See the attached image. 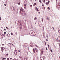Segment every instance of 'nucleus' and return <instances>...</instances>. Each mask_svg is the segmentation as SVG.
<instances>
[{"label":"nucleus","instance_id":"nucleus-25","mask_svg":"<svg viewBox=\"0 0 60 60\" xmlns=\"http://www.w3.org/2000/svg\"><path fill=\"white\" fill-rule=\"evenodd\" d=\"M44 3H45V0H44V2H43Z\"/></svg>","mask_w":60,"mask_h":60},{"label":"nucleus","instance_id":"nucleus-13","mask_svg":"<svg viewBox=\"0 0 60 60\" xmlns=\"http://www.w3.org/2000/svg\"><path fill=\"white\" fill-rule=\"evenodd\" d=\"M36 52H37H37H38V50H37V49H36Z\"/></svg>","mask_w":60,"mask_h":60},{"label":"nucleus","instance_id":"nucleus-9","mask_svg":"<svg viewBox=\"0 0 60 60\" xmlns=\"http://www.w3.org/2000/svg\"><path fill=\"white\" fill-rule=\"evenodd\" d=\"M5 56H8V54H6V55H5Z\"/></svg>","mask_w":60,"mask_h":60},{"label":"nucleus","instance_id":"nucleus-51","mask_svg":"<svg viewBox=\"0 0 60 60\" xmlns=\"http://www.w3.org/2000/svg\"><path fill=\"white\" fill-rule=\"evenodd\" d=\"M8 0H7V1H6V2H7V1H8Z\"/></svg>","mask_w":60,"mask_h":60},{"label":"nucleus","instance_id":"nucleus-2","mask_svg":"<svg viewBox=\"0 0 60 60\" xmlns=\"http://www.w3.org/2000/svg\"><path fill=\"white\" fill-rule=\"evenodd\" d=\"M40 60H45V56H42L40 58Z\"/></svg>","mask_w":60,"mask_h":60},{"label":"nucleus","instance_id":"nucleus-23","mask_svg":"<svg viewBox=\"0 0 60 60\" xmlns=\"http://www.w3.org/2000/svg\"><path fill=\"white\" fill-rule=\"evenodd\" d=\"M1 49H4V48L3 47H1Z\"/></svg>","mask_w":60,"mask_h":60},{"label":"nucleus","instance_id":"nucleus-21","mask_svg":"<svg viewBox=\"0 0 60 60\" xmlns=\"http://www.w3.org/2000/svg\"><path fill=\"white\" fill-rule=\"evenodd\" d=\"M10 60V59H9V58H8L7 59V60Z\"/></svg>","mask_w":60,"mask_h":60},{"label":"nucleus","instance_id":"nucleus-55","mask_svg":"<svg viewBox=\"0 0 60 60\" xmlns=\"http://www.w3.org/2000/svg\"><path fill=\"white\" fill-rule=\"evenodd\" d=\"M10 49H11V47H10Z\"/></svg>","mask_w":60,"mask_h":60},{"label":"nucleus","instance_id":"nucleus-8","mask_svg":"<svg viewBox=\"0 0 60 60\" xmlns=\"http://www.w3.org/2000/svg\"><path fill=\"white\" fill-rule=\"evenodd\" d=\"M8 46H9V47H10V43H9L8 44Z\"/></svg>","mask_w":60,"mask_h":60},{"label":"nucleus","instance_id":"nucleus-60","mask_svg":"<svg viewBox=\"0 0 60 60\" xmlns=\"http://www.w3.org/2000/svg\"><path fill=\"white\" fill-rule=\"evenodd\" d=\"M48 48H49V45H48Z\"/></svg>","mask_w":60,"mask_h":60},{"label":"nucleus","instance_id":"nucleus-19","mask_svg":"<svg viewBox=\"0 0 60 60\" xmlns=\"http://www.w3.org/2000/svg\"><path fill=\"white\" fill-rule=\"evenodd\" d=\"M24 6H26V4H24Z\"/></svg>","mask_w":60,"mask_h":60},{"label":"nucleus","instance_id":"nucleus-58","mask_svg":"<svg viewBox=\"0 0 60 60\" xmlns=\"http://www.w3.org/2000/svg\"><path fill=\"white\" fill-rule=\"evenodd\" d=\"M36 9H38V8H37V7H36Z\"/></svg>","mask_w":60,"mask_h":60},{"label":"nucleus","instance_id":"nucleus-40","mask_svg":"<svg viewBox=\"0 0 60 60\" xmlns=\"http://www.w3.org/2000/svg\"><path fill=\"white\" fill-rule=\"evenodd\" d=\"M46 19H47V20H48V17H47L46 18Z\"/></svg>","mask_w":60,"mask_h":60},{"label":"nucleus","instance_id":"nucleus-27","mask_svg":"<svg viewBox=\"0 0 60 60\" xmlns=\"http://www.w3.org/2000/svg\"><path fill=\"white\" fill-rule=\"evenodd\" d=\"M42 22H43V19H42Z\"/></svg>","mask_w":60,"mask_h":60},{"label":"nucleus","instance_id":"nucleus-33","mask_svg":"<svg viewBox=\"0 0 60 60\" xmlns=\"http://www.w3.org/2000/svg\"><path fill=\"white\" fill-rule=\"evenodd\" d=\"M35 45L36 46V47H38V46H37V45Z\"/></svg>","mask_w":60,"mask_h":60},{"label":"nucleus","instance_id":"nucleus-36","mask_svg":"<svg viewBox=\"0 0 60 60\" xmlns=\"http://www.w3.org/2000/svg\"><path fill=\"white\" fill-rule=\"evenodd\" d=\"M2 35H3V36H4V35H5V34H2Z\"/></svg>","mask_w":60,"mask_h":60},{"label":"nucleus","instance_id":"nucleus-3","mask_svg":"<svg viewBox=\"0 0 60 60\" xmlns=\"http://www.w3.org/2000/svg\"><path fill=\"white\" fill-rule=\"evenodd\" d=\"M20 13L22 12H23V11H25V10H24L23 9L22 7H21V9H20Z\"/></svg>","mask_w":60,"mask_h":60},{"label":"nucleus","instance_id":"nucleus-20","mask_svg":"<svg viewBox=\"0 0 60 60\" xmlns=\"http://www.w3.org/2000/svg\"><path fill=\"white\" fill-rule=\"evenodd\" d=\"M47 8L49 10H50V8H49V7H48Z\"/></svg>","mask_w":60,"mask_h":60},{"label":"nucleus","instance_id":"nucleus-43","mask_svg":"<svg viewBox=\"0 0 60 60\" xmlns=\"http://www.w3.org/2000/svg\"><path fill=\"white\" fill-rule=\"evenodd\" d=\"M30 7H32V5H30Z\"/></svg>","mask_w":60,"mask_h":60},{"label":"nucleus","instance_id":"nucleus-46","mask_svg":"<svg viewBox=\"0 0 60 60\" xmlns=\"http://www.w3.org/2000/svg\"><path fill=\"white\" fill-rule=\"evenodd\" d=\"M52 28H53V29H54V27H52Z\"/></svg>","mask_w":60,"mask_h":60},{"label":"nucleus","instance_id":"nucleus-61","mask_svg":"<svg viewBox=\"0 0 60 60\" xmlns=\"http://www.w3.org/2000/svg\"><path fill=\"white\" fill-rule=\"evenodd\" d=\"M1 28H3L2 27H1Z\"/></svg>","mask_w":60,"mask_h":60},{"label":"nucleus","instance_id":"nucleus-6","mask_svg":"<svg viewBox=\"0 0 60 60\" xmlns=\"http://www.w3.org/2000/svg\"><path fill=\"white\" fill-rule=\"evenodd\" d=\"M30 46H31V47H34V45H32L31 44H30Z\"/></svg>","mask_w":60,"mask_h":60},{"label":"nucleus","instance_id":"nucleus-17","mask_svg":"<svg viewBox=\"0 0 60 60\" xmlns=\"http://www.w3.org/2000/svg\"><path fill=\"white\" fill-rule=\"evenodd\" d=\"M39 2H40L41 3V0H39Z\"/></svg>","mask_w":60,"mask_h":60},{"label":"nucleus","instance_id":"nucleus-62","mask_svg":"<svg viewBox=\"0 0 60 60\" xmlns=\"http://www.w3.org/2000/svg\"><path fill=\"white\" fill-rule=\"evenodd\" d=\"M34 6H35V5H34Z\"/></svg>","mask_w":60,"mask_h":60},{"label":"nucleus","instance_id":"nucleus-11","mask_svg":"<svg viewBox=\"0 0 60 60\" xmlns=\"http://www.w3.org/2000/svg\"><path fill=\"white\" fill-rule=\"evenodd\" d=\"M6 60V58H3L2 59V60Z\"/></svg>","mask_w":60,"mask_h":60},{"label":"nucleus","instance_id":"nucleus-64","mask_svg":"<svg viewBox=\"0 0 60 60\" xmlns=\"http://www.w3.org/2000/svg\"><path fill=\"white\" fill-rule=\"evenodd\" d=\"M27 60V59H26V60Z\"/></svg>","mask_w":60,"mask_h":60},{"label":"nucleus","instance_id":"nucleus-32","mask_svg":"<svg viewBox=\"0 0 60 60\" xmlns=\"http://www.w3.org/2000/svg\"><path fill=\"white\" fill-rule=\"evenodd\" d=\"M41 55L43 54V52H42L41 53Z\"/></svg>","mask_w":60,"mask_h":60},{"label":"nucleus","instance_id":"nucleus-49","mask_svg":"<svg viewBox=\"0 0 60 60\" xmlns=\"http://www.w3.org/2000/svg\"><path fill=\"white\" fill-rule=\"evenodd\" d=\"M58 38H60V37H58Z\"/></svg>","mask_w":60,"mask_h":60},{"label":"nucleus","instance_id":"nucleus-31","mask_svg":"<svg viewBox=\"0 0 60 60\" xmlns=\"http://www.w3.org/2000/svg\"><path fill=\"white\" fill-rule=\"evenodd\" d=\"M19 5H20V2H19L18 3Z\"/></svg>","mask_w":60,"mask_h":60},{"label":"nucleus","instance_id":"nucleus-7","mask_svg":"<svg viewBox=\"0 0 60 60\" xmlns=\"http://www.w3.org/2000/svg\"><path fill=\"white\" fill-rule=\"evenodd\" d=\"M37 11H39V9L38 8L37 9H36Z\"/></svg>","mask_w":60,"mask_h":60},{"label":"nucleus","instance_id":"nucleus-59","mask_svg":"<svg viewBox=\"0 0 60 60\" xmlns=\"http://www.w3.org/2000/svg\"><path fill=\"white\" fill-rule=\"evenodd\" d=\"M10 44V45H11V43Z\"/></svg>","mask_w":60,"mask_h":60},{"label":"nucleus","instance_id":"nucleus-41","mask_svg":"<svg viewBox=\"0 0 60 60\" xmlns=\"http://www.w3.org/2000/svg\"><path fill=\"white\" fill-rule=\"evenodd\" d=\"M43 30L44 29V26H43Z\"/></svg>","mask_w":60,"mask_h":60},{"label":"nucleus","instance_id":"nucleus-5","mask_svg":"<svg viewBox=\"0 0 60 60\" xmlns=\"http://www.w3.org/2000/svg\"><path fill=\"white\" fill-rule=\"evenodd\" d=\"M58 32H59V33H60V28H59L58 29Z\"/></svg>","mask_w":60,"mask_h":60},{"label":"nucleus","instance_id":"nucleus-47","mask_svg":"<svg viewBox=\"0 0 60 60\" xmlns=\"http://www.w3.org/2000/svg\"><path fill=\"white\" fill-rule=\"evenodd\" d=\"M2 46H4V44H2Z\"/></svg>","mask_w":60,"mask_h":60},{"label":"nucleus","instance_id":"nucleus-42","mask_svg":"<svg viewBox=\"0 0 60 60\" xmlns=\"http://www.w3.org/2000/svg\"><path fill=\"white\" fill-rule=\"evenodd\" d=\"M4 5L5 6H6V4H4Z\"/></svg>","mask_w":60,"mask_h":60},{"label":"nucleus","instance_id":"nucleus-48","mask_svg":"<svg viewBox=\"0 0 60 60\" xmlns=\"http://www.w3.org/2000/svg\"><path fill=\"white\" fill-rule=\"evenodd\" d=\"M18 52H20V50H19L18 51Z\"/></svg>","mask_w":60,"mask_h":60},{"label":"nucleus","instance_id":"nucleus-1","mask_svg":"<svg viewBox=\"0 0 60 60\" xmlns=\"http://www.w3.org/2000/svg\"><path fill=\"white\" fill-rule=\"evenodd\" d=\"M23 11L21 12V13H20L21 14V15H23L24 16H26V14L25 13V11Z\"/></svg>","mask_w":60,"mask_h":60},{"label":"nucleus","instance_id":"nucleus-12","mask_svg":"<svg viewBox=\"0 0 60 60\" xmlns=\"http://www.w3.org/2000/svg\"><path fill=\"white\" fill-rule=\"evenodd\" d=\"M5 50V51H7V48H5L4 49Z\"/></svg>","mask_w":60,"mask_h":60},{"label":"nucleus","instance_id":"nucleus-53","mask_svg":"<svg viewBox=\"0 0 60 60\" xmlns=\"http://www.w3.org/2000/svg\"><path fill=\"white\" fill-rule=\"evenodd\" d=\"M11 59H12V58H10V60H11Z\"/></svg>","mask_w":60,"mask_h":60},{"label":"nucleus","instance_id":"nucleus-24","mask_svg":"<svg viewBox=\"0 0 60 60\" xmlns=\"http://www.w3.org/2000/svg\"><path fill=\"white\" fill-rule=\"evenodd\" d=\"M50 51L51 52H53V51H52V49H51Z\"/></svg>","mask_w":60,"mask_h":60},{"label":"nucleus","instance_id":"nucleus-50","mask_svg":"<svg viewBox=\"0 0 60 60\" xmlns=\"http://www.w3.org/2000/svg\"><path fill=\"white\" fill-rule=\"evenodd\" d=\"M15 34H16V35H17V33H15Z\"/></svg>","mask_w":60,"mask_h":60},{"label":"nucleus","instance_id":"nucleus-44","mask_svg":"<svg viewBox=\"0 0 60 60\" xmlns=\"http://www.w3.org/2000/svg\"><path fill=\"white\" fill-rule=\"evenodd\" d=\"M46 50H47V51H48V49H47V48L46 47Z\"/></svg>","mask_w":60,"mask_h":60},{"label":"nucleus","instance_id":"nucleus-34","mask_svg":"<svg viewBox=\"0 0 60 60\" xmlns=\"http://www.w3.org/2000/svg\"><path fill=\"white\" fill-rule=\"evenodd\" d=\"M12 44L13 47H14V45L13 44Z\"/></svg>","mask_w":60,"mask_h":60},{"label":"nucleus","instance_id":"nucleus-26","mask_svg":"<svg viewBox=\"0 0 60 60\" xmlns=\"http://www.w3.org/2000/svg\"><path fill=\"white\" fill-rule=\"evenodd\" d=\"M34 5H36V3H34Z\"/></svg>","mask_w":60,"mask_h":60},{"label":"nucleus","instance_id":"nucleus-38","mask_svg":"<svg viewBox=\"0 0 60 60\" xmlns=\"http://www.w3.org/2000/svg\"><path fill=\"white\" fill-rule=\"evenodd\" d=\"M45 46H46V43L45 42Z\"/></svg>","mask_w":60,"mask_h":60},{"label":"nucleus","instance_id":"nucleus-29","mask_svg":"<svg viewBox=\"0 0 60 60\" xmlns=\"http://www.w3.org/2000/svg\"><path fill=\"white\" fill-rule=\"evenodd\" d=\"M47 4H49V3H48V2H47ZM46 4H47V3H46Z\"/></svg>","mask_w":60,"mask_h":60},{"label":"nucleus","instance_id":"nucleus-52","mask_svg":"<svg viewBox=\"0 0 60 60\" xmlns=\"http://www.w3.org/2000/svg\"><path fill=\"white\" fill-rule=\"evenodd\" d=\"M16 48L15 49V51H16H16H17V50H16Z\"/></svg>","mask_w":60,"mask_h":60},{"label":"nucleus","instance_id":"nucleus-30","mask_svg":"<svg viewBox=\"0 0 60 60\" xmlns=\"http://www.w3.org/2000/svg\"><path fill=\"white\" fill-rule=\"evenodd\" d=\"M24 8L25 9H26V6H24Z\"/></svg>","mask_w":60,"mask_h":60},{"label":"nucleus","instance_id":"nucleus-16","mask_svg":"<svg viewBox=\"0 0 60 60\" xmlns=\"http://www.w3.org/2000/svg\"><path fill=\"white\" fill-rule=\"evenodd\" d=\"M4 50V49H1V50L2 52H3V50Z\"/></svg>","mask_w":60,"mask_h":60},{"label":"nucleus","instance_id":"nucleus-39","mask_svg":"<svg viewBox=\"0 0 60 60\" xmlns=\"http://www.w3.org/2000/svg\"><path fill=\"white\" fill-rule=\"evenodd\" d=\"M0 20H2V19H1V17H0Z\"/></svg>","mask_w":60,"mask_h":60},{"label":"nucleus","instance_id":"nucleus-28","mask_svg":"<svg viewBox=\"0 0 60 60\" xmlns=\"http://www.w3.org/2000/svg\"><path fill=\"white\" fill-rule=\"evenodd\" d=\"M11 35H13V33H11Z\"/></svg>","mask_w":60,"mask_h":60},{"label":"nucleus","instance_id":"nucleus-15","mask_svg":"<svg viewBox=\"0 0 60 60\" xmlns=\"http://www.w3.org/2000/svg\"><path fill=\"white\" fill-rule=\"evenodd\" d=\"M37 19V18H36V17H35V18H34V20H36Z\"/></svg>","mask_w":60,"mask_h":60},{"label":"nucleus","instance_id":"nucleus-37","mask_svg":"<svg viewBox=\"0 0 60 60\" xmlns=\"http://www.w3.org/2000/svg\"><path fill=\"white\" fill-rule=\"evenodd\" d=\"M26 58H25L24 59V60H26Z\"/></svg>","mask_w":60,"mask_h":60},{"label":"nucleus","instance_id":"nucleus-10","mask_svg":"<svg viewBox=\"0 0 60 60\" xmlns=\"http://www.w3.org/2000/svg\"><path fill=\"white\" fill-rule=\"evenodd\" d=\"M33 51L34 52V53H35V50H34V49H33Z\"/></svg>","mask_w":60,"mask_h":60},{"label":"nucleus","instance_id":"nucleus-35","mask_svg":"<svg viewBox=\"0 0 60 60\" xmlns=\"http://www.w3.org/2000/svg\"><path fill=\"white\" fill-rule=\"evenodd\" d=\"M4 34H6V32H4Z\"/></svg>","mask_w":60,"mask_h":60},{"label":"nucleus","instance_id":"nucleus-63","mask_svg":"<svg viewBox=\"0 0 60 60\" xmlns=\"http://www.w3.org/2000/svg\"><path fill=\"white\" fill-rule=\"evenodd\" d=\"M44 8H45V7Z\"/></svg>","mask_w":60,"mask_h":60},{"label":"nucleus","instance_id":"nucleus-22","mask_svg":"<svg viewBox=\"0 0 60 60\" xmlns=\"http://www.w3.org/2000/svg\"><path fill=\"white\" fill-rule=\"evenodd\" d=\"M19 58H21V56H19Z\"/></svg>","mask_w":60,"mask_h":60},{"label":"nucleus","instance_id":"nucleus-56","mask_svg":"<svg viewBox=\"0 0 60 60\" xmlns=\"http://www.w3.org/2000/svg\"><path fill=\"white\" fill-rule=\"evenodd\" d=\"M53 29V31H54V30H55V29H54H54Z\"/></svg>","mask_w":60,"mask_h":60},{"label":"nucleus","instance_id":"nucleus-45","mask_svg":"<svg viewBox=\"0 0 60 60\" xmlns=\"http://www.w3.org/2000/svg\"><path fill=\"white\" fill-rule=\"evenodd\" d=\"M48 41V39H46V41Z\"/></svg>","mask_w":60,"mask_h":60},{"label":"nucleus","instance_id":"nucleus-18","mask_svg":"<svg viewBox=\"0 0 60 60\" xmlns=\"http://www.w3.org/2000/svg\"><path fill=\"white\" fill-rule=\"evenodd\" d=\"M6 28L8 30H9V28H8V27H6Z\"/></svg>","mask_w":60,"mask_h":60},{"label":"nucleus","instance_id":"nucleus-4","mask_svg":"<svg viewBox=\"0 0 60 60\" xmlns=\"http://www.w3.org/2000/svg\"><path fill=\"white\" fill-rule=\"evenodd\" d=\"M11 9L13 11L14 10V8L12 7H11Z\"/></svg>","mask_w":60,"mask_h":60},{"label":"nucleus","instance_id":"nucleus-54","mask_svg":"<svg viewBox=\"0 0 60 60\" xmlns=\"http://www.w3.org/2000/svg\"><path fill=\"white\" fill-rule=\"evenodd\" d=\"M4 31H6V29H4Z\"/></svg>","mask_w":60,"mask_h":60},{"label":"nucleus","instance_id":"nucleus-14","mask_svg":"<svg viewBox=\"0 0 60 60\" xmlns=\"http://www.w3.org/2000/svg\"><path fill=\"white\" fill-rule=\"evenodd\" d=\"M0 36L1 35V36L2 38H3V36H2V35H1V32L0 33Z\"/></svg>","mask_w":60,"mask_h":60},{"label":"nucleus","instance_id":"nucleus-57","mask_svg":"<svg viewBox=\"0 0 60 60\" xmlns=\"http://www.w3.org/2000/svg\"><path fill=\"white\" fill-rule=\"evenodd\" d=\"M49 1H48V3H49Z\"/></svg>","mask_w":60,"mask_h":60}]
</instances>
